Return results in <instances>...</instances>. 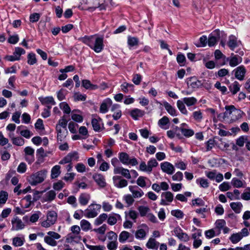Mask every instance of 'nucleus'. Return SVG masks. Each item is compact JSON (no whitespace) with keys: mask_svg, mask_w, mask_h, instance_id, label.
Returning <instances> with one entry per match:
<instances>
[{"mask_svg":"<svg viewBox=\"0 0 250 250\" xmlns=\"http://www.w3.org/2000/svg\"><path fill=\"white\" fill-rule=\"evenodd\" d=\"M78 40L89 46L96 53L101 52L104 49V38L96 35L85 36Z\"/></svg>","mask_w":250,"mask_h":250,"instance_id":"nucleus-1","label":"nucleus"},{"mask_svg":"<svg viewBox=\"0 0 250 250\" xmlns=\"http://www.w3.org/2000/svg\"><path fill=\"white\" fill-rule=\"evenodd\" d=\"M47 171L42 169L32 174L29 177V182L32 186H36L42 183L46 178Z\"/></svg>","mask_w":250,"mask_h":250,"instance_id":"nucleus-2","label":"nucleus"},{"mask_svg":"<svg viewBox=\"0 0 250 250\" xmlns=\"http://www.w3.org/2000/svg\"><path fill=\"white\" fill-rule=\"evenodd\" d=\"M101 208L100 204H91L85 210L84 215L87 218H94L97 216Z\"/></svg>","mask_w":250,"mask_h":250,"instance_id":"nucleus-3","label":"nucleus"},{"mask_svg":"<svg viewBox=\"0 0 250 250\" xmlns=\"http://www.w3.org/2000/svg\"><path fill=\"white\" fill-rule=\"evenodd\" d=\"M57 214L54 211H49L47 214V219L42 223V226L48 228L54 224L57 220Z\"/></svg>","mask_w":250,"mask_h":250,"instance_id":"nucleus-4","label":"nucleus"},{"mask_svg":"<svg viewBox=\"0 0 250 250\" xmlns=\"http://www.w3.org/2000/svg\"><path fill=\"white\" fill-rule=\"evenodd\" d=\"M92 5L88 7V9L93 10L96 8H99L100 10H105L108 6L109 3L112 0H91Z\"/></svg>","mask_w":250,"mask_h":250,"instance_id":"nucleus-5","label":"nucleus"},{"mask_svg":"<svg viewBox=\"0 0 250 250\" xmlns=\"http://www.w3.org/2000/svg\"><path fill=\"white\" fill-rule=\"evenodd\" d=\"M220 38V31L219 30H215L212 32L208 37V44L209 47L215 45L216 42Z\"/></svg>","mask_w":250,"mask_h":250,"instance_id":"nucleus-6","label":"nucleus"},{"mask_svg":"<svg viewBox=\"0 0 250 250\" xmlns=\"http://www.w3.org/2000/svg\"><path fill=\"white\" fill-rule=\"evenodd\" d=\"M162 199L160 202V205L163 206H167L169 205L173 200V195L170 191L163 192L161 194Z\"/></svg>","mask_w":250,"mask_h":250,"instance_id":"nucleus-7","label":"nucleus"},{"mask_svg":"<svg viewBox=\"0 0 250 250\" xmlns=\"http://www.w3.org/2000/svg\"><path fill=\"white\" fill-rule=\"evenodd\" d=\"M232 72L234 73L235 77L239 81L244 79L246 69L244 65H240L234 69Z\"/></svg>","mask_w":250,"mask_h":250,"instance_id":"nucleus-8","label":"nucleus"},{"mask_svg":"<svg viewBox=\"0 0 250 250\" xmlns=\"http://www.w3.org/2000/svg\"><path fill=\"white\" fill-rule=\"evenodd\" d=\"M12 230H19L23 229L25 225L18 217H14L11 220Z\"/></svg>","mask_w":250,"mask_h":250,"instance_id":"nucleus-9","label":"nucleus"},{"mask_svg":"<svg viewBox=\"0 0 250 250\" xmlns=\"http://www.w3.org/2000/svg\"><path fill=\"white\" fill-rule=\"evenodd\" d=\"M227 61L229 62L230 66L235 67L242 62V58L238 55L231 53L230 56L227 59Z\"/></svg>","mask_w":250,"mask_h":250,"instance_id":"nucleus-10","label":"nucleus"},{"mask_svg":"<svg viewBox=\"0 0 250 250\" xmlns=\"http://www.w3.org/2000/svg\"><path fill=\"white\" fill-rule=\"evenodd\" d=\"M113 181L114 186L118 188H123L127 186V181L122 178L120 176H114L113 177Z\"/></svg>","mask_w":250,"mask_h":250,"instance_id":"nucleus-11","label":"nucleus"},{"mask_svg":"<svg viewBox=\"0 0 250 250\" xmlns=\"http://www.w3.org/2000/svg\"><path fill=\"white\" fill-rule=\"evenodd\" d=\"M129 189L135 198H140L144 194L143 191L137 186H130Z\"/></svg>","mask_w":250,"mask_h":250,"instance_id":"nucleus-12","label":"nucleus"},{"mask_svg":"<svg viewBox=\"0 0 250 250\" xmlns=\"http://www.w3.org/2000/svg\"><path fill=\"white\" fill-rule=\"evenodd\" d=\"M113 172L115 174H121L127 179H129L131 178L129 170L122 167L114 168Z\"/></svg>","mask_w":250,"mask_h":250,"instance_id":"nucleus-13","label":"nucleus"},{"mask_svg":"<svg viewBox=\"0 0 250 250\" xmlns=\"http://www.w3.org/2000/svg\"><path fill=\"white\" fill-rule=\"evenodd\" d=\"M93 178L97 184L102 188H104L106 185L104 176L101 174H95L93 176Z\"/></svg>","mask_w":250,"mask_h":250,"instance_id":"nucleus-14","label":"nucleus"},{"mask_svg":"<svg viewBox=\"0 0 250 250\" xmlns=\"http://www.w3.org/2000/svg\"><path fill=\"white\" fill-rule=\"evenodd\" d=\"M162 170L168 174H172L174 171L173 166L170 163L165 162L161 164Z\"/></svg>","mask_w":250,"mask_h":250,"instance_id":"nucleus-15","label":"nucleus"},{"mask_svg":"<svg viewBox=\"0 0 250 250\" xmlns=\"http://www.w3.org/2000/svg\"><path fill=\"white\" fill-rule=\"evenodd\" d=\"M133 238V235L126 231H122L119 236V240L122 243L125 242L128 239L130 242L132 241Z\"/></svg>","mask_w":250,"mask_h":250,"instance_id":"nucleus-16","label":"nucleus"},{"mask_svg":"<svg viewBox=\"0 0 250 250\" xmlns=\"http://www.w3.org/2000/svg\"><path fill=\"white\" fill-rule=\"evenodd\" d=\"M112 102L109 98L103 101L100 107V111L102 113H105L108 111V107L112 105Z\"/></svg>","mask_w":250,"mask_h":250,"instance_id":"nucleus-17","label":"nucleus"},{"mask_svg":"<svg viewBox=\"0 0 250 250\" xmlns=\"http://www.w3.org/2000/svg\"><path fill=\"white\" fill-rule=\"evenodd\" d=\"M174 235H176L180 240L186 241L188 238V235L184 233L182 229L179 227L175 228L174 229Z\"/></svg>","mask_w":250,"mask_h":250,"instance_id":"nucleus-18","label":"nucleus"},{"mask_svg":"<svg viewBox=\"0 0 250 250\" xmlns=\"http://www.w3.org/2000/svg\"><path fill=\"white\" fill-rule=\"evenodd\" d=\"M81 239V237L79 234L70 233L66 237V242L68 243H72L73 242L78 243Z\"/></svg>","mask_w":250,"mask_h":250,"instance_id":"nucleus-19","label":"nucleus"},{"mask_svg":"<svg viewBox=\"0 0 250 250\" xmlns=\"http://www.w3.org/2000/svg\"><path fill=\"white\" fill-rule=\"evenodd\" d=\"M145 111L141 109L135 108L132 110L130 112V115L135 120L138 119L139 118L142 117L145 114Z\"/></svg>","mask_w":250,"mask_h":250,"instance_id":"nucleus-20","label":"nucleus"},{"mask_svg":"<svg viewBox=\"0 0 250 250\" xmlns=\"http://www.w3.org/2000/svg\"><path fill=\"white\" fill-rule=\"evenodd\" d=\"M56 196V193L55 191L53 190H51L44 194L43 197V200L44 202H51L55 199Z\"/></svg>","mask_w":250,"mask_h":250,"instance_id":"nucleus-21","label":"nucleus"},{"mask_svg":"<svg viewBox=\"0 0 250 250\" xmlns=\"http://www.w3.org/2000/svg\"><path fill=\"white\" fill-rule=\"evenodd\" d=\"M184 102L181 100H178L177 102V107L180 111L183 114L187 113V109L185 106V104L188 105V98H185L183 99Z\"/></svg>","mask_w":250,"mask_h":250,"instance_id":"nucleus-22","label":"nucleus"},{"mask_svg":"<svg viewBox=\"0 0 250 250\" xmlns=\"http://www.w3.org/2000/svg\"><path fill=\"white\" fill-rule=\"evenodd\" d=\"M40 101L43 105L51 104V105L56 104V102L54 98L52 96H48L46 97H40L39 98Z\"/></svg>","mask_w":250,"mask_h":250,"instance_id":"nucleus-23","label":"nucleus"},{"mask_svg":"<svg viewBox=\"0 0 250 250\" xmlns=\"http://www.w3.org/2000/svg\"><path fill=\"white\" fill-rule=\"evenodd\" d=\"M159 243L155 239L150 238L146 244V246L148 249L157 250L158 248Z\"/></svg>","mask_w":250,"mask_h":250,"instance_id":"nucleus-24","label":"nucleus"},{"mask_svg":"<svg viewBox=\"0 0 250 250\" xmlns=\"http://www.w3.org/2000/svg\"><path fill=\"white\" fill-rule=\"evenodd\" d=\"M163 104L166 110L169 114L173 116L177 115L175 109L168 102L165 101L163 102Z\"/></svg>","mask_w":250,"mask_h":250,"instance_id":"nucleus-25","label":"nucleus"},{"mask_svg":"<svg viewBox=\"0 0 250 250\" xmlns=\"http://www.w3.org/2000/svg\"><path fill=\"white\" fill-rule=\"evenodd\" d=\"M82 86L86 89L95 90L98 88L97 85L93 84L89 80H83L82 81Z\"/></svg>","mask_w":250,"mask_h":250,"instance_id":"nucleus-26","label":"nucleus"},{"mask_svg":"<svg viewBox=\"0 0 250 250\" xmlns=\"http://www.w3.org/2000/svg\"><path fill=\"white\" fill-rule=\"evenodd\" d=\"M188 81L190 82V85L193 89L198 88L203 84L202 82L197 80L196 78L191 77L188 80Z\"/></svg>","mask_w":250,"mask_h":250,"instance_id":"nucleus-27","label":"nucleus"},{"mask_svg":"<svg viewBox=\"0 0 250 250\" xmlns=\"http://www.w3.org/2000/svg\"><path fill=\"white\" fill-rule=\"evenodd\" d=\"M102 120L101 118H99L98 119H93L91 121V124L93 128V129L97 132H99L101 130V123Z\"/></svg>","mask_w":250,"mask_h":250,"instance_id":"nucleus-28","label":"nucleus"},{"mask_svg":"<svg viewBox=\"0 0 250 250\" xmlns=\"http://www.w3.org/2000/svg\"><path fill=\"white\" fill-rule=\"evenodd\" d=\"M90 196L86 193H82L80 195L79 201L81 205L84 206L87 204L90 200Z\"/></svg>","mask_w":250,"mask_h":250,"instance_id":"nucleus-29","label":"nucleus"},{"mask_svg":"<svg viewBox=\"0 0 250 250\" xmlns=\"http://www.w3.org/2000/svg\"><path fill=\"white\" fill-rule=\"evenodd\" d=\"M121 90L125 93H128L129 90H133L134 85L132 83L124 82L121 85Z\"/></svg>","mask_w":250,"mask_h":250,"instance_id":"nucleus-30","label":"nucleus"},{"mask_svg":"<svg viewBox=\"0 0 250 250\" xmlns=\"http://www.w3.org/2000/svg\"><path fill=\"white\" fill-rule=\"evenodd\" d=\"M230 206L236 213H239L241 212L243 205L241 202H232L230 204Z\"/></svg>","mask_w":250,"mask_h":250,"instance_id":"nucleus-31","label":"nucleus"},{"mask_svg":"<svg viewBox=\"0 0 250 250\" xmlns=\"http://www.w3.org/2000/svg\"><path fill=\"white\" fill-rule=\"evenodd\" d=\"M228 44L231 50H234V48L238 46L236 38L234 36H230Z\"/></svg>","mask_w":250,"mask_h":250,"instance_id":"nucleus-32","label":"nucleus"},{"mask_svg":"<svg viewBox=\"0 0 250 250\" xmlns=\"http://www.w3.org/2000/svg\"><path fill=\"white\" fill-rule=\"evenodd\" d=\"M119 159L122 164L126 165L128 164L129 156L127 153L122 152L119 153Z\"/></svg>","mask_w":250,"mask_h":250,"instance_id":"nucleus-33","label":"nucleus"},{"mask_svg":"<svg viewBox=\"0 0 250 250\" xmlns=\"http://www.w3.org/2000/svg\"><path fill=\"white\" fill-rule=\"evenodd\" d=\"M226 111L223 113V118L229 117L233 113V110L235 109V106L233 105H226L225 107Z\"/></svg>","mask_w":250,"mask_h":250,"instance_id":"nucleus-34","label":"nucleus"},{"mask_svg":"<svg viewBox=\"0 0 250 250\" xmlns=\"http://www.w3.org/2000/svg\"><path fill=\"white\" fill-rule=\"evenodd\" d=\"M243 112L240 109H237L235 107V109L233 110V113L232 116L230 117L231 120L233 121H236L242 117V115L243 114Z\"/></svg>","mask_w":250,"mask_h":250,"instance_id":"nucleus-35","label":"nucleus"},{"mask_svg":"<svg viewBox=\"0 0 250 250\" xmlns=\"http://www.w3.org/2000/svg\"><path fill=\"white\" fill-rule=\"evenodd\" d=\"M61 167L59 165L53 167L51 169V177L52 179L58 177L61 173Z\"/></svg>","mask_w":250,"mask_h":250,"instance_id":"nucleus-36","label":"nucleus"},{"mask_svg":"<svg viewBox=\"0 0 250 250\" xmlns=\"http://www.w3.org/2000/svg\"><path fill=\"white\" fill-rule=\"evenodd\" d=\"M240 85L238 82L235 81L231 85L229 86V89L232 94L234 95L240 90Z\"/></svg>","mask_w":250,"mask_h":250,"instance_id":"nucleus-37","label":"nucleus"},{"mask_svg":"<svg viewBox=\"0 0 250 250\" xmlns=\"http://www.w3.org/2000/svg\"><path fill=\"white\" fill-rule=\"evenodd\" d=\"M25 53V51L23 48L19 47H15L13 52V54L18 61L20 60L21 55Z\"/></svg>","mask_w":250,"mask_h":250,"instance_id":"nucleus-38","label":"nucleus"},{"mask_svg":"<svg viewBox=\"0 0 250 250\" xmlns=\"http://www.w3.org/2000/svg\"><path fill=\"white\" fill-rule=\"evenodd\" d=\"M242 239L241 233H233L229 237V240L233 244H236Z\"/></svg>","mask_w":250,"mask_h":250,"instance_id":"nucleus-39","label":"nucleus"},{"mask_svg":"<svg viewBox=\"0 0 250 250\" xmlns=\"http://www.w3.org/2000/svg\"><path fill=\"white\" fill-rule=\"evenodd\" d=\"M190 118L193 119L196 122L199 123L203 119V114L201 110L195 111L193 112L192 115Z\"/></svg>","mask_w":250,"mask_h":250,"instance_id":"nucleus-40","label":"nucleus"},{"mask_svg":"<svg viewBox=\"0 0 250 250\" xmlns=\"http://www.w3.org/2000/svg\"><path fill=\"white\" fill-rule=\"evenodd\" d=\"M107 218V215L106 213L101 214L95 220L94 224L95 225L98 226L102 224Z\"/></svg>","mask_w":250,"mask_h":250,"instance_id":"nucleus-41","label":"nucleus"},{"mask_svg":"<svg viewBox=\"0 0 250 250\" xmlns=\"http://www.w3.org/2000/svg\"><path fill=\"white\" fill-rule=\"evenodd\" d=\"M14 145L22 146L24 144V140L20 136L16 137L12 141Z\"/></svg>","mask_w":250,"mask_h":250,"instance_id":"nucleus-42","label":"nucleus"},{"mask_svg":"<svg viewBox=\"0 0 250 250\" xmlns=\"http://www.w3.org/2000/svg\"><path fill=\"white\" fill-rule=\"evenodd\" d=\"M146 231L143 229H140L136 231L135 235L138 239H143L146 237Z\"/></svg>","mask_w":250,"mask_h":250,"instance_id":"nucleus-43","label":"nucleus"},{"mask_svg":"<svg viewBox=\"0 0 250 250\" xmlns=\"http://www.w3.org/2000/svg\"><path fill=\"white\" fill-rule=\"evenodd\" d=\"M37 62L36 55L34 53H30L27 55V63L33 65Z\"/></svg>","mask_w":250,"mask_h":250,"instance_id":"nucleus-44","label":"nucleus"},{"mask_svg":"<svg viewBox=\"0 0 250 250\" xmlns=\"http://www.w3.org/2000/svg\"><path fill=\"white\" fill-rule=\"evenodd\" d=\"M146 180L148 179L144 176H140L136 181L137 184L140 187L143 188L146 186Z\"/></svg>","mask_w":250,"mask_h":250,"instance_id":"nucleus-45","label":"nucleus"},{"mask_svg":"<svg viewBox=\"0 0 250 250\" xmlns=\"http://www.w3.org/2000/svg\"><path fill=\"white\" fill-rule=\"evenodd\" d=\"M138 209L141 216H146L150 211V208L148 207L144 206H139Z\"/></svg>","mask_w":250,"mask_h":250,"instance_id":"nucleus-46","label":"nucleus"},{"mask_svg":"<svg viewBox=\"0 0 250 250\" xmlns=\"http://www.w3.org/2000/svg\"><path fill=\"white\" fill-rule=\"evenodd\" d=\"M158 163L155 159H151L147 162L148 172L152 171V168L157 166Z\"/></svg>","mask_w":250,"mask_h":250,"instance_id":"nucleus-47","label":"nucleus"},{"mask_svg":"<svg viewBox=\"0 0 250 250\" xmlns=\"http://www.w3.org/2000/svg\"><path fill=\"white\" fill-rule=\"evenodd\" d=\"M80 225L83 230L87 231L90 228V223L86 220H82L80 222Z\"/></svg>","mask_w":250,"mask_h":250,"instance_id":"nucleus-48","label":"nucleus"},{"mask_svg":"<svg viewBox=\"0 0 250 250\" xmlns=\"http://www.w3.org/2000/svg\"><path fill=\"white\" fill-rule=\"evenodd\" d=\"M139 40L137 38L128 37L127 38V43L130 46H134L138 44Z\"/></svg>","mask_w":250,"mask_h":250,"instance_id":"nucleus-49","label":"nucleus"},{"mask_svg":"<svg viewBox=\"0 0 250 250\" xmlns=\"http://www.w3.org/2000/svg\"><path fill=\"white\" fill-rule=\"evenodd\" d=\"M191 205L192 206H204L205 202L201 198H197L192 200Z\"/></svg>","mask_w":250,"mask_h":250,"instance_id":"nucleus-50","label":"nucleus"},{"mask_svg":"<svg viewBox=\"0 0 250 250\" xmlns=\"http://www.w3.org/2000/svg\"><path fill=\"white\" fill-rule=\"evenodd\" d=\"M60 108L66 114H69L71 112V109L69 105L65 102H62L60 104Z\"/></svg>","mask_w":250,"mask_h":250,"instance_id":"nucleus-51","label":"nucleus"},{"mask_svg":"<svg viewBox=\"0 0 250 250\" xmlns=\"http://www.w3.org/2000/svg\"><path fill=\"white\" fill-rule=\"evenodd\" d=\"M24 240L19 237L13 238L12 244L15 247H20L23 244Z\"/></svg>","mask_w":250,"mask_h":250,"instance_id":"nucleus-52","label":"nucleus"},{"mask_svg":"<svg viewBox=\"0 0 250 250\" xmlns=\"http://www.w3.org/2000/svg\"><path fill=\"white\" fill-rule=\"evenodd\" d=\"M44 242L51 246H56L57 242L54 239L49 236H46L44 238Z\"/></svg>","mask_w":250,"mask_h":250,"instance_id":"nucleus-53","label":"nucleus"},{"mask_svg":"<svg viewBox=\"0 0 250 250\" xmlns=\"http://www.w3.org/2000/svg\"><path fill=\"white\" fill-rule=\"evenodd\" d=\"M176 60L178 63L181 66H183L186 61L185 56L181 53H179L177 55Z\"/></svg>","mask_w":250,"mask_h":250,"instance_id":"nucleus-54","label":"nucleus"},{"mask_svg":"<svg viewBox=\"0 0 250 250\" xmlns=\"http://www.w3.org/2000/svg\"><path fill=\"white\" fill-rule=\"evenodd\" d=\"M19 134L26 139H29L33 135V133L28 129L21 130Z\"/></svg>","mask_w":250,"mask_h":250,"instance_id":"nucleus-55","label":"nucleus"},{"mask_svg":"<svg viewBox=\"0 0 250 250\" xmlns=\"http://www.w3.org/2000/svg\"><path fill=\"white\" fill-rule=\"evenodd\" d=\"M66 95V92L65 90L62 88L57 92V98L60 101H62L65 99Z\"/></svg>","mask_w":250,"mask_h":250,"instance_id":"nucleus-56","label":"nucleus"},{"mask_svg":"<svg viewBox=\"0 0 250 250\" xmlns=\"http://www.w3.org/2000/svg\"><path fill=\"white\" fill-rule=\"evenodd\" d=\"M231 184L234 188H240L243 187L242 182L236 178H233L232 179Z\"/></svg>","mask_w":250,"mask_h":250,"instance_id":"nucleus-57","label":"nucleus"},{"mask_svg":"<svg viewBox=\"0 0 250 250\" xmlns=\"http://www.w3.org/2000/svg\"><path fill=\"white\" fill-rule=\"evenodd\" d=\"M142 79V76L139 74H135L133 75L132 82L136 85L140 84Z\"/></svg>","mask_w":250,"mask_h":250,"instance_id":"nucleus-58","label":"nucleus"},{"mask_svg":"<svg viewBox=\"0 0 250 250\" xmlns=\"http://www.w3.org/2000/svg\"><path fill=\"white\" fill-rule=\"evenodd\" d=\"M56 130L57 131L58 140H60V141H62L64 137H65V135L64 134V132H62V129L60 126H59L58 125L56 126Z\"/></svg>","mask_w":250,"mask_h":250,"instance_id":"nucleus-59","label":"nucleus"},{"mask_svg":"<svg viewBox=\"0 0 250 250\" xmlns=\"http://www.w3.org/2000/svg\"><path fill=\"white\" fill-rule=\"evenodd\" d=\"M40 17L41 15L39 13H34L32 14L29 17L30 21L33 23L37 22L39 20Z\"/></svg>","mask_w":250,"mask_h":250,"instance_id":"nucleus-60","label":"nucleus"},{"mask_svg":"<svg viewBox=\"0 0 250 250\" xmlns=\"http://www.w3.org/2000/svg\"><path fill=\"white\" fill-rule=\"evenodd\" d=\"M19 40V36L18 35H10L8 39V42L9 43L15 44L18 42Z\"/></svg>","mask_w":250,"mask_h":250,"instance_id":"nucleus-61","label":"nucleus"},{"mask_svg":"<svg viewBox=\"0 0 250 250\" xmlns=\"http://www.w3.org/2000/svg\"><path fill=\"white\" fill-rule=\"evenodd\" d=\"M132 195L127 194L124 197V199L125 200L126 203L128 205V206H130L133 204L134 202Z\"/></svg>","mask_w":250,"mask_h":250,"instance_id":"nucleus-62","label":"nucleus"},{"mask_svg":"<svg viewBox=\"0 0 250 250\" xmlns=\"http://www.w3.org/2000/svg\"><path fill=\"white\" fill-rule=\"evenodd\" d=\"M118 247L117 241H110L107 245V248L109 250H116Z\"/></svg>","mask_w":250,"mask_h":250,"instance_id":"nucleus-63","label":"nucleus"},{"mask_svg":"<svg viewBox=\"0 0 250 250\" xmlns=\"http://www.w3.org/2000/svg\"><path fill=\"white\" fill-rule=\"evenodd\" d=\"M247 190L248 191L244 192L241 197L242 199L248 201L250 200V188H248Z\"/></svg>","mask_w":250,"mask_h":250,"instance_id":"nucleus-64","label":"nucleus"}]
</instances>
